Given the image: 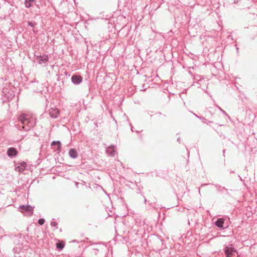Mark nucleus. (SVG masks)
Here are the masks:
<instances>
[{"label": "nucleus", "instance_id": "obj_1", "mask_svg": "<svg viewBox=\"0 0 257 257\" xmlns=\"http://www.w3.org/2000/svg\"><path fill=\"white\" fill-rule=\"evenodd\" d=\"M19 120L20 121V124H18L19 127H22L26 131H29L36 124V118L32 114H21Z\"/></svg>", "mask_w": 257, "mask_h": 257}, {"label": "nucleus", "instance_id": "obj_2", "mask_svg": "<svg viewBox=\"0 0 257 257\" xmlns=\"http://www.w3.org/2000/svg\"><path fill=\"white\" fill-rule=\"evenodd\" d=\"M226 257H238L237 250L231 246H226L224 248Z\"/></svg>", "mask_w": 257, "mask_h": 257}, {"label": "nucleus", "instance_id": "obj_3", "mask_svg": "<svg viewBox=\"0 0 257 257\" xmlns=\"http://www.w3.org/2000/svg\"><path fill=\"white\" fill-rule=\"evenodd\" d=\"M19 209L21 212L27 213L30 216L33 214L34 208L30 205H20Z\"/></svg>", "mask_w": 257, "mask_h": 257}, {"label": "nucleus", "instance_id": "obj_4", "mask_svg": "<svg viewBox=\"0 0 257 257\" xmlns=\"http://www.w3.org/2000/svg\"><path fill=\"white\" fill-rule=\"evenodd\" d=\"M18 154V152L15 148L12 147L8 149L7 151V155L10 157H16Z\"/></svg>", "mask_w": 257, "mask_h": 257}, {"label": "nucleus", "instance_id": "obj_5", "mask_svg": "<svg viewBox=\"0 0 257 257\" xmlns=\"http://www.w3.org/2000/svg\"><path fill=\"white\" fill-rule=\"evenodd\" d=\"M48 56L47 55L38 56L36 57V60L39 64H42L48 61Z\"/></svg>", "mask_w": 257, "mask_h": 257}, {"label": "nucleus", "instance_id": "obj_6", "mask_svg": "<svg viewBox=\"0 0 257 257\" xmlns=\"http://www.w3.org/2000/svg\"><path fill=\"white\" fill-rule=\"evenodd\" d=\"M71 80L74 84H79L82 81V78L80 75H73L71 77Z\"/></svg>", "mask_w": 257, "mask_h": 257}, {"label": "nucleus", "instance_id": "obj_7", "mask_svg": "<svg viewBox=\"0 0 257 257\" xmlns=\"http://www.w3.org/2000/svg\"><path fill=\"white\" fill-rule=\"evenodd\" d=\"M59 110L57 108H51L50 110L49 114L52 118H56L58 117L59 114Z\"/></svg>", "mask_w": 257, "mask_h": 257}, {"label": "nucleus", "instance_id": "obj_8", "mask_svg": "<svg viewBox=\"0 0 257 257\" xmlns=\"http://www.w3.org/2000/svg\"><path fill=\"white\" fill-rule=\"evenodd\" d=\"M26 163L25 162H21L19 165L16 168V171L19 172H23L26 167Z\"/></svg>", "mask_w": 257, "mask_h": 257}, {"label": "nucleus", "instance_id": "obj_9", "mask_svg": "<svg viewBox=\"0 0 257 257\" xmlns=\"http://www.w3.org/2000/svg\"><path fill=\"white\" fill-rule=\"evenodd\" d=\"M106 153L110 156L113 157L116 154L115 148L114 146L108 147L106 150Z\"/></svg>", "mask_w": 257, "mask_h": 257}, {"label": "nucleus", "instance_id": "obj_10", "mask_svg": "<svg viewBox=\"0 0 257 257\" xmlns=\"http://www.w3.org/2000/svg\"><path fill=\"white\" fill-rule=\"evenodd\" d=\"M56 145L57 147H56L55 151L57 152L58 153H59L61 151V144L60 141H53L52 144L51 146H55Z\"/></svg>", "mask_w": 257, "mask_h": 257}, {"label": "nucleus", "instance_id": "obj_11", "mask_svg": "<svg viewBox=\"0 0 257 257\" xmlns=\"http://www.w3.org/2000/svg\"><path fill=\"white\" fill-rule=\"evenodd\" d=\"M69 155L72 158L75 159L78 157V153L74 149H71L69 151Z\"/></svg>", "mask_w": 257, "mask_h": 257}, {"label": "nucleus", "instance_id": "obj_12", "mask_svg": "<svg viewBox=\"0 0 257 257\" xmlns=\"http://www.w3.org/2000/svg\"><path fill=\"white\" fill-rule=\"evenodd\" d=\"M224 219L223 218H219L215 222V225L219 228H223Z\"/></svg>", "mask_w": 257, "mask_h": 257}, {"label": "nucleus", "instance_id": "obj_13", "mask_svg": "<svg viewBox=\"0 0 257 257\" xmlns=\"http://www.w3.org/2000/svg\"><path fill=\"white\" fill-rule=\"evenodd\" d=\"M56 247L59 249H62L64 247V244L62 242H57L56 243Z\"/></svg>", "mask_w": 257, "mask_h": 257}, {"label": "nucleus", "instance_id": "obj_14", "mask_svg": "<svg viewBox=\"0 0 257 257\" xmlns=\"http://www.w3.org/2000/svg\"><path fill=\"white\" fill-rule=\"evenodd\" d=\"M51 225L52 227H55L56 228H58V227H57L58 223H57V222L56 221H55L54 220H53V221H51Z\"/></svg>", "mask_w": 257, "mask_h": 257}, {"label": "nucleus", "instance_id": "obj_15", "mask_svg": "<svg viewBox=\"0 0 257 257\" xmlns=\"http://www.w3.org/2000/svg\"><path fill=\"white\" fill-rule=\"evenodd\" d=\"M25 5L26 7L30 8L32 6V3H30V2L26 1L25 2Z\"/></svg>", "mask_w": 257, "mask_h": 257}, {"label": "nucleus", "instance_id": "obj_16", "mask_svg": "<svg viewBox=\"0 0 257 257\" xmlns=\"http://www.w3.org/2000/svg\"><path fill=\"white\" fill-rule=\"evenodd\" d=\"M45 222V220L44 219H42V218H41V219H39V220H38V223L42 225H43Z\"/></svg>", "mask_w": 257, "mask_h": 257}, {"label": "nucleus", "instance_id": "obj_17", "mask_svg": "<svg viewBox=\"0 0 257 257\" xmlns=\"http://www.w3.org/2000/svg\"><path fill=\"white\" fill-rule=\"evenodd\" d=\"M28 24H29V25L31 26V27H33L34 26V25H33V23H32V22H29Z\"/></svg>", "mask_w": 257, "mask_h": 257}]
</instances>
